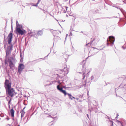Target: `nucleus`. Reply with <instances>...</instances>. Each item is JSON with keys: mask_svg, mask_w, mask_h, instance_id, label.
<instances>
[{"mask_svg": "<svg viewBox=\"0 0 126 126\" xmlns=\"http://www.w3.org/2000/svg\"><path fill=\"white\" fill-rule=\"evenodd\" d=\"M6 91V94L7 96L12 97L15 95V92L13 88L11 87V83L9 80L6 79L4 83Z\"/></svg>", "mask_w": 126, "mask_h": 126, "instance_id": "f257e3e1", "label": "nucleus"}, {"mask_svg": "<svg viewBox=\"0 0 126 126\" xmlns=\"http://www.w3.org/2000/svg\"><path fill=\"white\" fill-rule=\"evenodd\" d=\"M9 56H5V64H8V63L9 64V66L10 68H12V67L14 66L13 63L12 61L14 60V59L12 57H9Z\"/></svg>", "mask_w": 126, "mask_h": 126, "instance_id": "f03ea898", "label": "nucleus"}, {"mask_svg": "<svg viewBox=\"0 0 126 126\" xmlns=\"http://www.w3.org/2000/svg\"><path fill=\"white\" fill-rule=\"evenodd\" d=\"M57 88L58 90L60 91L61 92H62L63 94H64L65 96L66 94H67L70 98L71 100L73 99V98L75 99V98L74 97L72 96L71 94L68 93H66L65 91L63 90L62 88H60L59 87V85H58L57 86Z\"/></svg>", "mask_w": 126, "mask_h": 126, "instance_id": "7ed1b4c3", "label": "nucleus"}, {"mask_svg": "<svg viewBox=\"0 0 126 126\" xmlns=\"http://www.w3.org/2000/svg\"><path fill=\"white\" fill-rule=\"evenodd\" d=\"M15 32L17 34L22 35L26 33V31L25 30H21L20 28H16Z\"/></svg>", "mask_w": 126, "mask_h": 126, "instance_id": "20e7f679", "label": "nucleus"}, {"mask_svg": "<svg viewBox=\"0 0 126 126\" xmlns=\"http://www.w3.org/2000/svg\"><path fill=\"white\" fill-rule=\"evenodd\" d=\"M12 31L10 32L7 37L8 42V44H11L13 38V32L12 27Z\"/></svg>", "mask_w": 126, "mask_h": 126, "instance_id": "39448f33", "label": "nucleus"}, {"mask_svg": "<svg viewBox=\"0 0 126 126\" xmlns=\"http://www.w3.org/2000/svg\"><path fill=\"white\" fill-rule=\"evenodd\" d=\"M24 68V66L23 63L19 64L18 66V72L19 74L21 73L22 72Z\"/></svg>", "mask_w": 126, "mask_h": 126, "instance_id": "423d86ee", "label": "nucleus"}, {"mask_svg": "<svg viewBox=\"0 0 126 126\" xmlns=\"http://www.w3.org/2000/svg\"><path fill=\"white\" fill-rule=\"evenodd\" d=\"M12 45L8 47L7 48L6 51V55H8L10 54L11 53V50L12 49Z\"/></svg>", "mask_w": 126, "mask_h": 126, "instance_id": "0eeeda50", "label": "nucleus"}, {"mask_svg": "<svg viewBox=\"0 0 126 126\" xmlns=\"http://www.w3.org/2000/svg\"><path fill=\"white\" fill-rule=\"evenodd\" d=\"M10 112L11 117L14 118V116L15 111L12 107V108L10 110Z\"/></svg>", "mask_w": 126, "mask_h": 126, "instance_id": "6e6552de", "label": "nucleus"}, {"mask_svg": "<svg viewBox=\"0 0 126 126\" xmlns=\"http://www.w3.org/2000/svg\"><path fill=\"white\" fill-rule=\"evenodd\" d=\"M114 40V37L111 36L109 37V41H110L112 44H113Z\"/></svg>", "mask_w": 126, "mask_h": 126, "instance_id": "1a4fd4ad", "label": "nucleus"}, {"mask_svg": "<svg viewBox=\"0 0 126 126\" xmlns=\"http://www.w3.org/2000/svg\"><path fill=\"white\" fill-rule=\"evenodd\" d=\"M20 62L22 63L23 62L24 56H20Z\"/></svg>", "mask_w": 126, "mask_h": 126, "instance_id": "9d476101", "label": "nucleus"}, {"mask_svg": "<svg viewBox=\"0 0 126 126\" xmlns=\"http://www.w3.org/2000/svg\"><path fill=\"white\" fill-rule=\"evenodd\" d=\"M20 113H21V119L23 117L25 112H22L21 111Z\"/></svg>", "mask_w": 126, "mask_h": 126, "instance_id": "9b49d317", "label": "nucleus"}, {"mask_svg": "<svg viewBox=\"0 0 126 126\" xmlns=\"http://www.w3.org/2000/svg\"><path fill=\"white\" fill-rule=\"evenodd\" d=\"M22 26L19 24H18V25H16V28H22Z\"/></svg>", "mask_w": 126, "mask_h": 126, "instance_id": "f8f14e48", "label": "nucleus"}, {"mask_svg": "<svg viewBox=\"0 0 126 126\" xmlns=\"http://www.w3.org/2000/svg\"><path fill=\"white\" fill-rule=\"evenodd\" d=\"M43 32L42 31H39L38 32V34L39 35H40L42 34Z\"/></svg>", "mask_w": 126, "mask_h": 126, "instance_id": "ddd939ff", "label": "nucleus"}, {"mask_svg": "<svg viewBox=\"0 0 126 126\" xmlns=\"http://www.w3.org/2000/svg\"><path fill=\"white\" fill-rule=\"evenodd\" d=\"M41 59H42L43 60H44L45 59L44 58H41L38 59L37 60H36L35 61H36L37 62H38L40 61V60H41Z\"/></svg>", "mask_w": 126, "mask_h": 126, "instance_id": "4468645a", "label": "nucleus"}, {"mask_svg": "<svg viewBox=\"0 0 126 126\" xmlns=\"http://www.w3.org/2000/svg\"><path fill=\"white\" fill-rule=\"evenodd\" d=\"M12 97H10V99L9 100L8 103V105H10L11 104V101L12 100Z\"/></svg>", "mask_w": 126, "mask_h": 126, "instance_id": "2eb2a0df", "label": "nucleus"}, {"mask_svg": "<svg viewBox=\"0 0 126 126\" xmlns=\"http://www.w3.org/2000/svg\"><path fill=\"white\" fill-rule=\"evenodd\" d=\"M10 98V96H7V97H6L7 100L9 101V100Z\"/></svg>", "mask_w": 126, "mask_h": 126, "instance_id": "dca6fc26", "label": "nucleus"}, {"mask_svg": "<svg viewBox=\"0 0 126 126\" xmlns=\"http://www.w3.org/2000/svg\"><path fill=\"white\" fill-rule=\"evenodd\" d=\"M0 116L1 117H3L4 116V114L3 113H1L0 114Z\"/></svg>", "mask_w": 126, "mask_h": 126, "instance_id": "f3484780", "label": "nucleus"}, {"mask_svg": "<svg viewBox=\"0 0 126 126\" xmlns=\"http://www.w3.org/2000/svg\"><path fill=\"white\" fill-rule=\"evenodd\" d=\"M26 117L27 118V122L30 119V118H29V116H28V117H25V118Z\"/></svg>", "mask_w": 126, "mask_h": 126, "instance_id": "a211bd4d", "label": "nucleus"}, {"mask_svg": "<svg viewBox=\"0 0 126 126\" xmlns=\"http://www.w3.org/2000/svg\"><path fill=\"white\" fill-rule=\"evenodd\" d=\"M26 108L25 107L22 109V110H21V111H22V112H25L24 111V109H25V108Z\"/></svg>", "mask_w": 126, "mask_h": 126, "instance_id": "6ab92c4d", "label": "nucleus"}, {"mask_svg": "<svg viewBox=\"0 0 126 126\" xmlns=\"http://www.w3.org/2000/svg\"><path fill=\"white\" fill-rule=\"evenodd\" d=\"M5 119L7 120H9L10 118H9L8 116H7V117L5 118Z\"/></svg>", "mask_w": 126, "mask_h": 126, "instance_id": "aec40b11", "label": "nucleus"}, {"mask_svg": "<svg viewBox=\"0 0 126 126\" xmlns=\"http://www.w3.org/2000/svg\"><path fill=\"white\" fill-rule=\"evenodd\" d=\"M39 3V1H38V3H37V4H36L33 5V6L36 7V6H37V5Z\"/></svg>", "mask_w": 126, "mask_h": 126, "instance_id": "412c9836", "label": "nucleus"}, {"mask_svg": "<svg viewBox=\"0 0 126 126\" xmlns=\"http://www.w3.org/2000/svg\"><path fill=\"white\" fill-rule=\"evenodd\" d=\"M63 8H65L66 9V11H67V8H68L66 6H64V7Z\"/></svg>", "mask_w": 126, "mask_h": 126, "instance_id": "4be33fe9", "label": "nucleus"}, {"mask_svg": "<svg viewBox=\"0 0 126 126\" xmlns=\"http://www.w3.org/2000/svg\"><path fill=\"white\" fill-rule=\"evenodd\" d=\"M15 125L14 126H15L17 124V121H16L15 123Z\"/></svg>", "mask_w": 126, "mask_h": 126, "instance_id": "5701e85b", "label": "nucleus"}, {"mask_svg": "<svg viewBox=\"0 0 126 126\" xmlns=\"http://www.w3.org/2000/svg\"><path fill=\"white\" fill-rule=\"evenodd\" d=\"M69 15L70 16H72L73 15V14L72 13H70V14H69Z\"/></svg>", "mask_w": 126, "mask_h": 126, "instance_id": "b1692460", "label": "nucleus"}, {"mask_svg": "<svg viewBox=\"0 0 126 126\" xmlns=\"http://www.w3.org/2000/svg\"><path fill=\"white\" fill-rule=\"evenodd\" d=\"M16 25H17L18 24H19L18 22V21H17L16 22Z\"/></svg>", "mask_w": 126, "mask_h": 126, "instance_id": "393cba45", "label": "nucleus"}, {"mask_svg": "<svg viewBox=\"0 0 126 126\" xmlns=\"http://www.w3.org/2000/svg\"><path fill=\"white\" fill-rule=\"evenodd\" d=\"M9 108L10 109V105H8Z\"/></svg>", "mask_w": 126, "mask_h": 126, "instance_id": "a878e982", "label": "nucleus"}, {"mask_svg": "<svg viewBox=\"0 0 126 126\" xmlns=\"http://www.w3.org/2000/svg\"><path fill=\"white\" fill-rule=\"evenodd\" d=\"M44 86H45V87H46V86H47V84H45Z\"/></svg>", "mask_w": 126, "mask_h": 126, "instance_id": "bb28decb", "label": "nucleus"}, {"mask_svg": "<svg viewBox=\"0 0 126 126\" xmlns=\"http://www.w3.org/2000/svg\"><path fill=\"white\" fill-rule=\"evenodd\" d=\"M101 47H102V48H104V47H105L104 46H102Z\"/></svg>", "mask_w": 126, "mask_h": 126, "instance_id": "cd10ccee", "label": "nucleus"}, {"mask_svg": "<svg viewBox=\"0 0 126 126\" xmlns=\"http://www.w3.org/2000/svg\"><path fill=\"white\" fill-rule=\"evenodd\" d=\"M27 97L25 95H24V97Z\"/></svg>", "mask_w": 126, "mask_h": 126, "instance_id": "c85d7f7f", "label": "nucleus"}, {"mask_svg": "<svg viewBox=\"0 0 126 126\" xmlns=\"http://www.w3.org/2000/svg\"><path fill=\"white\" fill-rule=\"evenodd\" d=\"M12 120H14V118H12Z\"/></svg>", "mask_w": 126, "mask_h": 126, "instance_id": "c756f323", "label": "nucleus"}, {"mask_svg": "<svg viewBox=\"0 0 126 126\" xmlns=\"http://www.w3.org/2000/svg\"><path fill=\"white\" fill-rule=\"evenodd\" d=\"M47 55L46 56V57H45V58H46L47 57Z\"/></svg>", "mask_w": 126, "mask_h": 126, "instance_id": "7c9ffc66", "label": "nucleus"}, {"mask_svg": "<svg viewBox=\"0 0 126 126\" xmlns=\"http://www.w3.org/2000/svg\"><path fill=\"white\" fill-rule=\"evenodd\" d=\"M20 126V125H17V126Z\"/></svg>", "mask_w": 126, "mask_h": 126, "instance_id": "2f4dec72", "label": "nucleus"}, {"mask_svg": "<svg viewBox=\"0 0 126 126\" xmlns=\"http://www.w3.org/2000/svg\"><path fill=\"white\" fill-rule=\"evenodd\" d=\"M66 16L68 17V15H66Z\"/></svg>", "mask_w": 126, "mask_h": 126, "instance_id": "473e14b6", "label": "nucleus"}, {"mask_svg": "<svg viewBox=\"0 0 126 126\" xmlns=\"http://www.w3.org/2000/svg\"><path fill=\"white\" fill-rule=\"evenodd\" d=\"M108 41H109L108 40H107V41L108 42Z\"/></svg>", "mask_w": 126, "mask_h": 126, "instance_id": "72a5a7b5", "label": "nucleus"}, {"mask_svg": "<svg viewBox=\"0 0 126 126\" xmlns=\"http://www.w3.org/2000/svg\"><path fill=\"white\" fill-rule=\"evenodd\" d=\"M17 94V93H16V92H15V94Z\"/></svg>", "mask_w": 126, "mask_h": 126, "instance_id": "f704fd0d", "label": "nucleus"}, {"mask_svg": "<svg viewBox=\"0 0 126 126\" xmlns=\"http://www.w3.org/2000/svg\"><path fill=\"white\" fill-rule=\"evenodd\" d=\"M45 113V114H47V113Z\"/></svg>", "mask_w": 126, "mask_h": 126, "instance_id": "c9c22d12", "label": "nucleus"}, {"mask_svg": "<svg viewBox=\"0 0 126 126\" xmlns=\"http://www.w3.org/2000/svg\"><path fill=\"white\" fill-rule=\"evenodd\" d=\"M8 125H9L10 126V125L9 124Z\"/></svg>", "mask_w": 126, "mask_h": 126, "instance_id": "e433bc0d", "label": "nucleus"}]
</instances>
